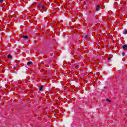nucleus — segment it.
<instances>
[{
  "instance_id": "nucleus-1",
  "label": "nucleus",
  "mask_w": 127,
  "mask_h": 127,
  "mask_svg": "<svg viewBox=\"0 0 127 127\" xmlns=\"http://www.w3.org/2000/svg\"><path fill=\"white\" fill-rule=\"evenodd\" d=\"M100 5H97L96 6V10L98 11L99 10H100Z\"/></svg>"
},
{
  "instance_id": "nucleus-2",
  "label": "nucleus",
  "mask_w": 127,
  "mask_h": 127,
  "mask_svg": "<svg viewBox=\"0 0 127 127\" xmlns=\"http://www.w3.org/2000/svg\"><path fill=\"white\" fill-rule=\"evenodd\" d=\"M22 37H23V38H25V39H27V38H28V36H27V35L25 36V35H23Z\"/></svg>"
},
{
  "instance_id": "nucleus-3",
  "label": "nucleus",
  "mask_w": 127,
  "mask_h": 127,
  "mask_svg": "<svg viewBox=\"0 0 127 127\" xmlns=\"http://www.w3.org/2000/svg\"><path fill=\"white\" fill-rule=\"evenodd\" d=\"M127 45H124L123 46V49H124V50H126L127 49Z\"/></svg>"
},
{
  "instance_id": "nucleus-4",
  "label": "nucleus",
  "mask_w": 127,
  "mask_h": 127,
  "mask_svg": "<svg viewBox=\"0 0 127 127\" xmlns=\"http://www.w3.org/2000/svg\"><path fill=\"white\" fill-rule=\"evenodd\" d=\"M32 63V62H28L27 64V66H29Z\"/></svg>"
},
{
  "instance_id": "nucleus-5",
  "label": "nucleus",
  "mask_w": 127,
  "mask_h": 127,
  "mask_svg": "<svg viewBox=\"0 0 127 127\" xmlns=\"http://www.w3.org/2000/svg\"><path fill=\"white\" fill-rule=\"evenodd\" d=\"M8 58L11 59V58H12V56H11V55H8Z\"/></svg>"
},
{
  "instance_id": "nucleus-6",
  "label": "nucleus",
  "mask_w": 127,
  "mask_h": 127,
  "mask_svg": "<svg viewBox=\"0 0 127 127\" xmlns=\"http://www.w3.org/2000/svg\"><path fill=\"white\" fill-rule=\"evenodd\" d=\"M124 34H127V30L126 29L124 30Z\"/></svg>"
},
{
  "instance_id": "nucleus-7",
  "label": "nucleus",
  "mask_w": 127,
  "mask_h": 127,
  "mask_svg": "<svg viewBox=\"0 0 127 127\" xmlns=\"http://www.w3.org/2000/svg\"><path fill=\"white\" fill-rule=\"evenodd\" d=\"M43 89V86H41L40 87V88H39V90H40V91H42V89Z\"/></svg>"
},
{
  "instance_id": "nucleus-8",
  "label": "nucleus",
  "mask_w": 127,
  "mask_h": 127,
  "mask_svg": "<svg viewBox=\"0 0 127 127\" xmlns=\"http://www.w3.org/2000/svg\"><path fill=\"white\" fill-rule=\"evenodd\" d=\"M41 8L42 9H44L45 8V6H44V5H43V6H42Z\"/></svg>"
},
{
  "instance_id": "nucleus-9",
  "label": "nucleus",
  "mask_w": 127,
  "mask_h": 127,
  "mask_svg": "<svg viewBox=\"0 0 127 127\" xmlns=\"http://www.w3.org/2000/svg\"><path fill=\"white\" fill-rule=\"evenodd\" d=\"M106 101H107V102H108L109 103H110V102H111V100H110V99H107Z\"/></svg>"
},
{
  "instance_id": "nucleus-10",
  "label": "nucleus",
  "mask_w": 127,
  "mask_h": 127,
  "mask_svg": "<svg viewBox=\"0 0 127 127\" xmlns=\"http://www.w3.org/2000/svg\"><path fill=\"white\" fill-rule=\"evenodd\" d=\"M89 37V36L86 35L85 36V38H88Z\"/></svg>"
},
{
  "instance_id": "nucleus-11",
  "label": "nucleus",
  "mask_w": 127,
  "mask_h": 127,
  "mask_svg": "<svg viewBox=\"0 0 127 127\" xmlns=\"http://www.w3.org/2000/svg\"><path fill=\"white\" fill-rule=\"evenodd\" d=\"M122 54L123 56H124V55H125V52H122Z\"/></svg>"
},
{
  "instance_id": "nucleus-12",
  "label": "nucleus",
  "mask_w": 127,
  "mask_h": 127,
  "mask_svg": "<svg viewBox=\"0 0 127 127\" xmlns=\"http://www.w3.org/2000/svg\"><path fill=\"white\" fill-rule=\"evenodd\" d=\"M0 3L3 2V0H0Z\"/></svg>"
},
{
  "instance_id": "nucleus-13",
  "label": "nucleus",
  "mask_w": 127,
  "mask_h": 127,
  "mask_svg": "<svg viewBox=\"0 0 127 127\" xmlns=\"http://www.w3.org/2000/svg\"><path fill=\"white\" fill-rule=\"evenodd\" d=\"M108 60H110V59H111V57H108Z\"/></svg>"
},
{
  "instance_id": "nucleus-14",
  "label": "nucleus",
  "mask_w": 127,
  "mask_h": 127,
  "mask_svg": "<svg viewBox=\"0 0 127 127\" xmlns=\"http://www.w3.org/2000/svg\"><path fill=\"white\" fill-rule=\"evenodd\" d=\"M104 89H107V87L104 86Z\"/></svg>"
}]
</instances>
